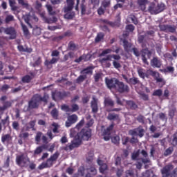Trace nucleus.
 <instances>
[{"instance_id": "obj_1", "label": "nucleus", "mask_w": 177, "mask_h": 177, "mask_svg": "<svg viewBox=\"0 0 177 177\" xmlns=\"http://www.w3.org/2000/svg\"><path fill=\"white\" fill-rule=\"evenodd\" d=\"M75 0H66V6L63 8V11L65 13L64 18L68 20L73 19L75 16V12H71L74 8Z\"/></svg>"}, {"instance_id": "obj_2", "label": "nucleus", "mask_w": 177, "mask_h": 177, "mask_svg": "<svg viewBox=\"0 0 177 177\" xmlns=\"http://www.w3.org/2000/svg\"><path fill=\"white\" fill-rule=\"evenodd\" d=\"M3 24V21L0 17V26ZM9 35V39H15L17 37V31L14 27L4 28L3 26L0 27V34L2 32Z\"/></svg>"}, {"instance_id": "obj_3", "label": "nucleus", "mask_w": 177, "mask_h": 177, "mask_svg": "<svg viewBox=\"0 0 177 177\" xmlns=\"http://www.w3.org/2000/svg\"><path fill=\"white\" fill-rule=\"evenodd\" d=\"M174 166L169 164L161 169L162 175H167V177H177V167L174 169Z\"/></svg>"}, {"instance_id": "obj_4", "label": "nucleus", "mask_w": 177, "mask_h": 177, "mask_svg": "<svg viewBox=\"0 0 177 177\" xmlns=\"http://www.w3.org/2000/svg\"><path fill=\"white\" fill-rule=\"evenodd\" d=\"M91 138V129L89 128H84L80 132L75 136V139H80L82 140H89Z\"/></svg>"}, {"instance_id": "obj_5", "label": "nucleus", "mask_w": 177, "mask_h": 177, "mask_svg": "<svg viewBox=\"0 0 177 177\" xmlns=\"http://www.w3.org/2000/svg\"><path fill=\"white\" fill-rule=\"evenodd\" d=\"M123 46L125 52L128 53L133 52L134 55L136 57L140 56V52L138 49L136 47H133V44L129 42L127 39L123 40Z\"/></svg>"}, {"instance_id": "obj_6", "label": "nucleus", "mask_w": 177, "mask_h": 177, "mask_svg": "<svg viewBox=\"0 0 177 177\" xmlns=\"http://www.w3.org/2000/svg\"><path fill=\"white\" fill-rule=\"evenodd\" d=\"M82 144V141L80 139L76 138V136L75 137V139L71 141V143L70 145H67L66 147H64V150L66 151H73L75 148H78Z\"/></svg>"}, {"instance_id": "obj_7", "label": "nucleus", "mask_w": 177, "mask_h": 177, "mask_svg": "<svg viewBox=\"0 0 177 177\" xmlns=\"http://www.w3.org/2000/svg\"><path fill=\"white\" fill-rule=\"evenodd\" d=\"M40 102L38 100V97L36 95H34L30 100L28 102V110H34L35 109H39Z\"/></svg>"}, {"instance_id": "obj_8", "label": "nucleus", "mask_w": 177, "mask_h": 177, "mask_svg": "<svg viewBox=\"0 0 177 177\" xmlns=\"http://www.w3.org/2000/svg\"><path fill=\"white\" fill-rule=\"evenodd\" d=\"M115 90L120 93H128L129 91V87L128 85L124 84V82L118 80Z\"/></svg>"}, {"instance_id": "obj_9", "label": "nucleus", "mask_w": 177, "mask_h": 177, "mask_svg": "<svg viewBox=\"0 0 177 177\" xmlns=\"http://www.w3.org/2000/svg\"><path fill=\"white\" fill-rule=\"evenodd\" d=\"M26 161L30 162V159L28 158H26L24 153L16 157V164L20 167H25Z\"/></svg>"}, {"instance_id": "obj_10", "label": "nucleus", "mask_w": 177, "mask_h": 177, "mask_svg": "<svg viewBox=\"0 0 177 177\" xmlns=\"http://www.w3.org/2000/svg\"><path fill=\"white\" fill-rule=\"evenodd\" d=\"M113 128H114V124L112 123L109 127H107L106 129L104 130L103 136L106 142H107L111 139V131H113Z\"/></svg>"}, {"instance_id": "obj_11", "label": "nucleus", "mask_w": 177, "mask_h": 177, "mask_svg": "<svg viewBox=\"0 0 177 177\" xmlns=\"http://www.w3.org/2000/svg\"><path fill=\"white\" fill-rule=\"evenodd\" d=\"M131 135L133 136H140V138H142L145 135V129L142 126L138 127V128L134 129L133 130L130 131Z\"/></svg>"}, {"instance_id": "obj_12", "label": "nucleus", "mask_w": 177, "mask_h": 177, "mask_svg": "<svg viewBox=\"0 0 177 177\" xmlns=\"http://www.w3.org/2000/svg\"><path fill=\"white\" fill-rule=\"evenodd\" d=\"M69 94L70 92L58 91L57 93H53L52 97L53 100H56V99H59L61 100L62 99H64V97H66Z\"/></svg>"}, {"instance_id": "obj_13", "label": "nucleus", "mask_w": 177, "mask_h": 177, "mask_svg": "<svg viewBox=\"0 0 177 177\" xmlns=\"http://www.w3.org/2000/svg\"><path fill=\"white\" fill-rule=\"evenodd\" d=\"M159 28L161 31L165 32L174 33L176 31V27L175 26H172L171 25H160Z\"/></svg>"}, {"instance_id": "obj_14", "label": "nucleus", "mask_w": 177, "mask_h": 177, "mask_svg": "<svg viewBox=\"0 0 177 177\" xmlns=\"http://www.w3.org/2000/svg\"><path fill=\"white\" fill-rule=\"evenodd\" d=\"M118 82V79H115V78L107 79V78H106V84L107 87L109 89H112V88L115 89Z\"/></svg>"}, {"instance_id": "obj_15", "label": "nucleus", "mask_w": 177, "mask_h": 177, "mask_svg": "<svg viewBox=\"0 0 177 177\" xmlns=\"http://www.w3.org/2000/svg\"><path fill=\"white\" fill-rule=\"evenodd\" d=\"M78 120V117L75 114H73L68 117V121L66 122V127L69 128L73 124H75Z\"/></svg>"}, {"instance_id": "obj_16", "label": "nucleus", "mask_w": 177, "mask_h": 177, "mask_svg": "<svg viewBox=\"0 0 177 177\" xmlns=\"http://www.w3.org/2000/svg\"><path fill=\"white\" fill-rule=\"evenodd\" d=\"M1 142L3 145H6L7 146L12 145V137L10 134H3L1 136Z\"/></svg>"}, {"instance_id": "obj_17", "label": "nucleus", "mask_w": 177, "mask_h": 177, "mask_svg": "<svg viewBox=\"0 0 177 177\" xmlns=\"http://www.w3.org/2000/svg\"><path fill=\"white\" fill-rule=\"evenodd\" d=\"M97 103L98 99L95 97H93V100L91 102V107L92 109V113L93 114H96L99 110Z\"/></svg>"}, {"instance_id": "obj_18", "label": "nucleus", "mask_w": 177, "mask_h": 177, "mask_svg": "<svg viewBox=\"0 0 177 177\" xmlns=\"http://www.w3.org/2000/svg\"><path fill=\"white\" fill-rule=\"evenodd\" d=\"M149 74L154 77L157 82H162L164 84H165L164 80L160 77V74L158 72L150 70Z\"/></svg>"}, {"instance_id": "obj_19", "label": "nucleus", "mask_w": 177, "mask_h": 177, "mask_svg": "<svg viewBox=\"0 0 177 177\" xmlns=\"http://www.w3.org/2000/svg\"><path fill=\"white\" fill-rule=\"evenodd\" d=\"M120 50H122L121 48H120V47H118V46L116 47V49H115V50H112V49H111V48H107V49L104 50L100 54V57H102V56H104V55H107V54H110V53H111L112 52L115 53L116 54H118V53H120Z\"/></svg>"}, {"instance_id": "obj_20", "label": "nucleus", "mask_w": 177, "mask_h": 177, "mask_svg": "<svg viewBox=\"0 0 177 177\" xmlns=\"http://www.w3.org/2000/svg\"><path fill=\"white\" fill-rule=\"evenodd\" d=\"M151 65L153 68H160L162 66L161 60L158 57H154L151 61Z\"/></svg>"}, {"instance_id": "obj_21", "label": "nucleus", "mask_w": 177, "mask_h": 177, "mask_svg": "<svg viewBox=\"0 0 177 177\" xmlns=\"http://www.w3.org/2000/svg\"><path fill=\"white\" fill-rule=\"evenodd\" d=\"M126 104L127 109L129 110H137V109H138V104L133 100H127Z\"/></svg>"}, {"instance_id": "obj_22", "label": "nucleus", "mask_w": 177, "mask_h": 177, "mask_svg": "<svg viewBox=\"0 0 177 177\" xmlns=\"http://www.w3.org/2000/svg\"><path fill=\"white\" fill-rule=\"evenodd\" d=\"M104 106L106 108L110 107L111 109H112V107H114L115 106V102L111 98L106 97L104 99Z\"/></svg>"}, {"instance_id": "obj_23", "label": "nucleus", "mask_w": 177, "mask_h": 177, "mask_svg": "<svg viewBox=\"0 0 177 177\" xmlns=\"http://www.w3.org/2000/svg\"><path fill=\"white\" fill-rule=\"evenodd\" d=\"M95 68L93 66H88L86 68H84L81 71L80 73L83 75H92L93 74V70Z\"/></svg>"}, {"instance_id": "obj_24", "label": "nucleus", "mask_w": 177, "mask_h": 177, "mask_svg": "<svg viewBox=\"0 0 177 177\" xmlns=\"http://www.w3.org/2000/svg\"><path fill=\"white\" fill-rule=\"evenodd\" d=\"M86 172L87 174H89L92 177L96 176L97 174V171L95 169V166H91L90 167H88L86 169Z\"/></svg>"}, {"instance_id": "obj_25", "label": "nucleus", "mask_w": 177, "mask_h": 177, "mask_svg": "<svg viewBox=\"0 0 177 177\" xmlns=\"http://www.w3.org/2000/svg\"><path fill=\"white\" fill-rule=\"evenodd\" d=\"M36 95L40 104L41 102H44V103H48V99H49V96L46 93H44L43 97L39 94H36Z\"/></svg>"}, {"instance_id": "obj_26", "label": "nucleus", "mask_w": 177, "mask_h": 177, "mask_svg": "<svg viewBox=\"0 0 177 177\" xmlns=\"http://www.w3.org/2000/svg\"><path fill=\"white\" fill-rule=\"evenodd\" d=\"M107 120L109 121H120V117L118 114L110 113L108 114Z\"/></svg>"}, {"instance_id": "obj_27", "label": "nucleus", "mask_w": 177, "mask_h": 177, "mask_svg": "<svg viewBox=\"0 0 177 177\" xmlns=\"http://www.w3.org/2000/svg\"><path fill=\"white\" fill-rule=\"evenodd\" d=\"M157 6L154 3H151L149 7L148 11L151 15H157Z\"/></svg>"}, {"instance_id": "obj_28", "label": "nucleus", "mask_w": 177, "mask_h": 177, "mask_svg": "<svg viewBox=\"0 0 177 177\" xmlns=\"http://www.w3.org/2000/svg\"><path fill=\"white\" fill-rule=\"evenodd\" d=\"M137 3L141 10L145 11L146 10V5L148 3V0H138Z\"/></svg>"}, {"instance_id": "obj_29", "label": "nucleus", "mask_w": 177, "mask_h": 177, "mask_svg": "<svg viewBox=\"0 0 177 177\" xmlns=\"http://www.w3.org/2000/svg\"><path fill=\"white\" fill-rule=\"evenodd\" d=\"M32 77L30 76L29 75H26L24 77H22L21 82H19L21 84L22 83H26L28 84L31 82V80H32Z\"/></svg>"}, {"instance_id": "obj_30", "label": "nucleus", "mask_w": 177, "mask_h": 177, "mask_svg": "<svg viewBox=\"0 0 177 177\" xmlns=\"http://www.w3.org/2000/svg\"><path fill=\"white\" fill-rule=\"evenodd\" d=\"M59 59L53 57L51 60L46 59L44 62L45 66L49 67L50 65L55 64L58 62Z\"/></svg>"}, {"instance_id": "obj_31", "label": "nucleus", "mask_w": 177, "mask_h": 177, "mask_svg": "<svg viewBox=\"0 0 177 177\" xmlns=\"http://www.w3.org/2000/svg\"><path fill=\"white\" fill-rule=\"evenodd\" d=\"M127 21L129 23L131 21L135 25H137L138 24V19L133 15H131L129 16V17L127 18Z\"/></svg>"}, {"instance_id": "obj_32", "label": "nucleus", "mask_w": 177, "mask_h": 177, "mask_svg": "<svg viewBox=\"0 0 177 177\" xmlns=\"http://www.w3.org/2000/svg\"><path fill=\"white\" fill-rule=\"evenodd\" d=\"M138 73L139 75V76L141 77V78H143L145 79L146 77H148V75L147 74L145 73V70L144 68H138Z\"/></svg>"}, {"instance_id": "obj_33", "label": "nucleus", "mask_w": 177, "mask_h": 177, "mask_svg": "<svg viewBox=\"0 0 177 177\" xmlns=\"http://www.w3.org/2000/svg\"><path fill=\"white\" fill-rule=\"evenodd\" d=\"M50 114H51L53 118H54V120H58L59 111L56 108L53 109L51 111Z\"/></svg>"}, {"instance_id": "obj_34", "label": "nucleus", "mask_w": 177, "mask_h": 177, "mask_svg": "<svg viewBox=\"0 0 177 177\" xmlns=\"http://www.w3.org/2000/svg\"><path fill=\"white\" fill-rule=\"evenodd\" d=\"M21 26L24 36L27 37L30 35V32L27 26L24 25L22 22L21 23Z\"/></svg>"}, {"instance_id": "obj_35", "label": "nucleus", "mask_w": 177, "mask_h": 177, "mask_svg": "<svg viewBox=\"0 0 177 177\" xmlns=\"http://www.w3.org/2000/svg\"><path fill=\"white\" fill-rule=\"evenodd\" d=\"M68 50L75 51L77 50V46L73 41H70L68 45Z\"/></svg>"}, {"instance_id": "obj_36", "label": "nucleus", "mask_w": 177, "mask_h": 177, "mask_svg": "<svg viewBox=\"0 0 177 177\" xmlns=\"http://www.w3.org/2000/svg\"><path fill=\"white\" fill-rule=\"evenodd\" d=\"M80 110L79 106L77 104H72L70 108V113H76Z\"/></svg>"}, {"instance_id": "obj_37", "label": "nucleus", "mask_w": 177, "mask_h": 177, "mask_svg": "<svg viewBox=\"0 0 177 177\" xmlns=\"http://www.w3.org/2000/svg\"><path fill=\"white\" fill-rule=\"evenodd\" d=\"M171 145L173 147H176L177 146V132L173 135V138L171 140Z\"/></svg>"}, {"instance_id": "obj_38", "label": "nucleus", "mask_w": 177, "mask_h": 177, "mask_svg": "<svg viewBox=\"0 0 177 177\" xmlns=\"http://www.w3.org/2000/svg\"><path fill=\"white\" fill-rule=\"evenodd\" d=\"M156 8H157V14L162 12L165 9V6L164 3H158L157 6H156Z\"/></svg>"}, {"instance_id": "obj_39", "label": "nucleus", "mask_w": 177, "mask_h": 177, "mask_svg": "<svg viewBox=\"0 0 177 177\" xmlns=\"http://www.w3.org/2000/svg\"><path fill=\"white\" fill-rule=\"evenodd\" d=\"M174 152V147H169L168 149H166V151L164 153V156L165 157H167L170 155H171Z\"/></svg>"}, {"instance_id": "obj_40", "label": "nucleus", "mask_w": 177, "mask_h": 177, "mask_svg": "<svg viewBox=\"0 0 177 177\" xmlns=\"http://www.w3.org/2000/svg\"><path fill=\"white\" fill-rule=\"evenodd\" d=\"M59 156V153L58 151L55 152L53 155H52L50 158H49V161L51 160L53 162H56L57 160L58 159Z\"/></svg>"}, {"instance_id": "obj_41", "label": "nucleus", "mask_w": 177, "mask_h": 177, "mask_svg": "<svg viewBox=\"0 0 177 177\" xmlns=\"http://www.w3.org/2000/svg\"><path fill=\"white\" fill-rule=\"evenodd\" d=\"M82 60H84V62L88 61V59H87V55H83L80 56L79 58L76 59L75 60V62H77V63H80V62H82Z\"/></svg>"}, {"instance_id": "obj_42", "label": "nucleus", "mask_w": 177, "mask_h": 177, "mask_svg": "<svg viewBox=\"0 0 177 177\" xmlns=\"http://www.w3.org/2000/svg\"><path fill=\"white\" fill-rule=\"evenodd\" d=\"M57 21V19L55 17H53L52 18L46 17L44 22L47 24H53V23H55Z\"/></svg>"}, {"instance_id": "obj_43", "label": "nucleus", "mask_w": 177, "mask_h": 177, "mask_svg": "<svg viewBox=\"0 0 177 177\" xmlns=\"http://www.w3.org/2000/svg\"><path fill=\"white\" fill-rule=\"evenodd\" d=\"M111 142L116 145L120 144V137L118 136H115L111 138Z\"/></svg>"}, {"instance_id": "obj_44", "label": "nucleus", "mask_w": 177, "mask_h": 177, "mask_svg": "<svg viewBox=\"0 0 177 177\" xmlns=\"http://www.w3.org/2000/svg\"><path fill=\"white\" fill-rule=\"evenodd\" d=\"M44 150L43 146H39L34 151V156L39 155Z\"/></svg>"}, {"instance_id": "obj_45", "label": "nucleus", "mask_w": 177, "mask_h": 177, "mask_svg": "<svg viewBox=\"0 0 177 177\" xmlns=\"http://www.w3.org/2000/svg\"><path fill=\"white\" fill-rule=\"evenodd\" d=\"M86 78H87L86 75H80V76L77 78L76 82L78 83V84H80V83L84 82V80L85 79H86Z\"/></svg>"}, {"instance_id": "obj_46", "label": "nucleus", "mask_w": 177, "mask_h": 177, "mask_svg": "<svg viewBox=\"0 0 177 177\" xmlns=\"http://www.w3.org/2000/svg\"><path fill=\"white\" fill-rule=\"evenodd\" d=\"M112 55H108L106 57H104L100 60L101 64H104L106 61H111Z\"/></svg>"}, {"instance_id": "obj_47", "label": "nucleus", "mask_w": 177, "mask_h": 177, "mask_svg": "<svg viewBox=\"0 0 177 177\" xmlns=\"http://www.w3.org/2000/svg\"><path fill=\"white\" fill-rule=\"evenodd\" d=\"M104 35L102 32L98 33L95 39V42H97V43L100 42L102 39H104Z\"/></svg>"}, {"instance_id": "obj_48", "label": "nucleus", "mask_w": 177, "mask_h": 177, "mask_svg": "<svg viewBox=\"0 0 177 177\" xmlns=\"http://www.w3.org/2000/svg\"><path fill=\"white\" fill-rule=\"evenodd\" d=\"M13 21H15V18H14V16H12L11 15H7L5 19L6 24H9V22Z\"/></svg>"}, {"instance_id": "obj_49", "label": "nucleus", "mask_w": 177, "mask_h": 177, "mask_svg": "<svg viewBox=\"0 0 177 177\" xmlns=\"http://www.w3.org/2000/svg\"><path fill=\"white\" fill-rule=\"evenodd\" d=\"M128 82L129 84L136 85V84H138L140 82V81L138 80V79L137 77H132V78L129 79Z\"/></svg>"}, {"instance_id": "obj_50", "label": "nucleus", "mask_w": 177, "mask_h": 177, "mask_svg": "<svg viewBox=\"0 0 177 177\" xmlns=\"http://www.w3.org/2000/svg\"><path fill=\"white\" fill-rule=\"evenodd\" d=\"M46 7L50 15H55L56 14V12L53 11V7L50 5H46Z\"/></svg>"}, {"instance_id": "obj_51", "label": "nucleus", "mask_w": 177, "mask_h": 177, "mask_svg": "<svg viewBox=\"0 0 177 177\" xmlns=\"http://www.w3.org/2000/svg\"><path fill=\"white\" fill-rule=\"evenodd\" d=\"M108 169L107 165L106 163L102 165L100 167V171L101 174H104Z\"/></svg>"}, {"instance_id": "obj_52", "label": "nucleus", "mask_w": 177, "mask_h": 177, "mask_svg": "<svg viewBox=\"0 0 177 177\" xmlns=\"http://www.w3.org/2000/svg\"><path fill=\"white\" fill-rule=\"evenodd\" d=\"M162 95V91L161 89L155 90L154 92L153 93V96H158L159 97H160Z\"/></svg>"}, {"instance_id": "obj_53", "label": "nucleus", "mask_w": 177, "mask_h": 177, "mask_svg": "<svg viewBox=\"0 0 177 177\" xmlns=\"http://www.w3.org/2000/svg\"><path fill=\"white\" fill-rule=\"evenodd\" d=\"M52 127H54V128L53 129V132L54 133H59V131H58V128H59V125L57 123H53L52 124Z\"/></svg>"}, {"instance_id": "obj_54", "label": "nucleus", "mask_w": 177, "mask_h": 177, "mask_svg": "<svg viewBox=\"0 0 177 177\" xmlns=\"http://www.w3.org/2000/svg\"><path fill=\"white\" fill-rule=\"evenodd\" d=\"M10 88V86L8 84H5L0 88V90L2 92L6 93Z\"/></svg>"}, {"instance_id": "obj_55", "label": "nucleus", "mask_w": 177, "mask_h": 177, "mask_svg": "<svg viewBox=\"0 0 177 177\" xmlns=\"http://www.w3.org/2000/svg\"><path fill=\"white\" fill-rule=\"evenodd\" d=\"M84 124V119L82 118L81 121H80L79 123L77 124L75 129L78 130L80 129V128L83 127Z\"/></svg>"}, {"instance_id": "obj_56", "label": "nucleus", "mask_w": 177, "mask_h": 177, "mask_svg": "<svg viewBox=\"0 0 177 177\" xmlns=\"http://www.w3.org/2000/svg\"><path fill=\"white\" fill-rule=\"evenodd\" d=\"M176 111V108H174V109L169 110V115L171 118V120H173V118H174V117L175 115Z\"/></svg>"}, {"instance_id": "obj_57", "label": "nucleus", "mask_w": 177, "mask_h": 177, "mask_svg": "<svg viewBox=\"0 0 177 177\" xmlns=\"http://www.w3.org/2000/svg\"><path fill=\"white\" fill-rule=\"evenodd\" d=\"M64 38V36L60 35L58 37H53L52 40L55 42H59Z\"/></svg>"}, {"instance_id": "obj_58", "label": "nucleus", "mask_w": 177, "mask_h": 177, "mask_svg": "<svg viewBox=\"0 0 177 177\" xmlns=\"http://www.w3.org/2000/svg\"><path fill=\"white\" fill-rule=\"evenodd\" d=\"M78 174L84 177L85 174V169L84 167H81L78 169Z\"/></svg>"}, {"instance_id": "obj_59", "label": "nucleus", "mask_w": 177, "mask_h": 177, "mask_svg": "<svg viewBox=\"0 0 177 177\" xmlns=\"http://www.w3.org/2000/svg\"><path fill=\"white\" fill-rule=\"evenodd\" d=\"M115 97L117 104H118L119 106H124L123 102L124 100H121L118 95H116Z\"/></svg>"}, {"instance_id": "obj_60", "label": "nucleus", "mask_w": 177, "mask_h": 177, "mask_svg": "<svg viewBox=\"0 0 177 177\" xmlns=\"http://www.w3.org/2000/svg\"><path fill=\"white\" fill-rule=\"evenodd\" d=\"M42 135H43V133L40 131H38L37 133L36 136H35L36 142H40Z\"/></svg>"}, {"instance_id": "obj_61", "label": "nucleus", "mask_w": 177, "mask_h": 177, "mask_svg": "<svg viewBox=\"0 0 177 177\" xmlns=\"http://www.w3.org/2000/svg\"><path fill=\"white\" fill-rule=\"evenodd\" d=\"M86 6L84 4V2L81 4V13L82 15H84L86 14Z\"/></svg>"}, {"instance_id": "obj_62", "label": "nucleus", "mask_w": 177, "mask_h": 177, "mask_svg": "<svg viewBox=\"0 0 177 177\" xmlns=\"http://www.w3.org/2000/svg\"><path fill=\"white\" fill-rule=\"evenodd\" d=\"M137 120L140 124H145V117L142 115H139L137 118Z\"/></svg>"}, {"instance_id": "obj_63", "label": "nucleus", "mask_w": 177, "mask_h": 177, "mask_svg": "<svg viewBox=\"0 0 177 177\" xmlns=\"http://www.w3.org/2000/svg\"><path fill=\"white\" fill-rule=\"evenodd\" d=\"M111 5V1H104L102 2V6L104 8H106L109 7Z\"/></svg>"}, {"instance_id": "obj_64", "label": "nucleus", "mask_w": 177, "mask_h": 177, "mask_svg": "<svg viewBox=\"0 0 177 177\" xmlns=\"http://www.w3.org/2000/svg\"><path fill=\"white\" fill-rule=\"evenodd\" d=\"M41 63V58L40 57H39L37 58V59L35 62V63L33 64V66H38L39 65H40Z\"/></svg>"}]
</instances>
